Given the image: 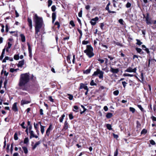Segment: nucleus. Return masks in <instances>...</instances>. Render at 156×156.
<instances>
[{"label": "nucleus", "mask_w": 156, "mask_h": 156, "mask_svg": "<svg viewBox=\"0 0 156 156\" xmlns=\"http://www.w3.org/2000/svg\"><path fill=\"white\" fill-rule=\"evenodd\" d=\"M99 18L98 17H96L94 18H93L91 19V21H90V23L92 26L95 25L96 23V21H98Z\"/></svg>", "instance_id": "obj_10"}, {"label": "nucleus", "mask_w": 156, "mask_h": 156, "mask_svg": "<svg viewBox=\"0 0 156 156\" xmlns=\"http://www.w3.org/2000/svg\"><path fill=\"white\" fill-rule=\"evenodd\" d=\"M149 142L151 144L153 145H155L156 144V143L155 141L153 140H150Z\"/></svg>", "instance_id": "obj_43"}, {"label": "nucleus", "mask_w": 156, "mask_h": 156, "mask_svg": "<svg viewBox=\"0 0 156 156\" xmlns=\"http://www.w3.org/2000/svg\"><path fill=\"white\" fill-rule=\"evenodd\" d=\"M104 72L100 70L99 69L97 68L96 70L94 72L92 75L93 76H98L100 79L103 80V78Z\"/></svg>", "instance_id": "obj_4"}, {"label": "nucleus", "mask_w": 156, "mask_h": 156, "mask_svg": "<svg viewBox=\"0 0 156 156\" xmlns=\"http://www.w3.org/2000/svg\"><path fill=\"white\" fill-rule=\"evenodd\" d=\"M131 4L130 2H128L126 5V7L127 8H129L131 7Z\"/></svg>", "instance_id": "obj_54"}, {"label": "nucleus", "mask_w": 156, "mask_h": 156, "mask_svg": "<svg viewBox=\"0 0 156 156\" xmlns=\"http://www.w3.org/2000/svg\"><path fill=\"white\" fill-rule=\"evenodd\" d=\"M106 126L107 129L109 130H112L113 129L111 125L109 124H107L106 125Z\"/></svg>", "instance_id": "obj_32"}, {"label": "nucleus", "mask_w": 156, "mask_h": 156, "mask_svg": "<svg viewBox=\"0 0 156 156\" xmlns=\"http://www.w3.org/2000/svg\"><path fill=\"white\" fill-rule=\"evenodd\" d=\"M20 37L21 38V41L23 42L25 41L26 38L25 36L23 34H20Z\"/></svg>", "instance_id": "obj_20"}, {"label": "nucleus", "mask_w": 156, "mask_h": 156, "mask_svg": "<svg viewBox=\"0 0 156 156\" xmlns=\"http://www.w3.org/2000/svg\"><path fill=\"white\" fill-rule=\"evenodd\" d=\"M19 54L15 55L14 56V58L16 60H17L19 59Z\"/></svg>", "instance_id": "obj_39"}, {"label": "nucleus", "mask_w": 156, "mask_h": 156, "mask_svg": "<svg viewBox=\"0 0 156 156\" xmlns=\"http://www.w3.org/2000/svg\"><path fill=\"white\" fill-rule=\"evenodd\" d=\"M143 16L144 18H145L146 23L147 24H151L152 23L151 22V19H149V15L148 13H147L146 14V16L145 15L143 14Z\"/></svg>", "instance_id": "obj_6"}, {"label": "nucleus", "mask_w": 156, "mask_h": 156, "mask_svg": "<svg viewBox=\"0 0 156 156\" xmlns=\"http://www.w3.org/2000/svg\"><path fill=\"white\" fill-rule=\"evenodd\" d=\"M27 21L28 22L27 24L29 27V29L31 30L32 29L33 27L32 20L29 17H28L27 18Z\"/></svg>", "instance_id": "obj_9"}, {"label": "nucleus", "mask_w": 156, "mask_h": 156, "mask_svg": "<svg viewBox=\"0 0 156 156\" xmlns=\"http://www.w3.org/2000/svg\"><path fill=\"white\" fill-rule=\"evenodd\" d=\"M14 139L16 140H18V138L17 136V133H15L14 135Z\"/></svg>", "instance_id": "obj_42"}, {"label": "nucleus", "mask_w": 156, "mask_h": 156, "mask_svg": "<svg viewBox=\"0 0 156 156\" xmlns=\"http://www.w3.org/2000/svg\"><path fill=\"white\" fill-rule=\"evenodd\" d=\"M148 108L149 109L151 110V112L152 111V105L150 103V104L149 105Z\"/></svg>", "instance_id": "obj_58"}, {"label": "nucleus", "mask_w": 156, "mask_h": 156, "mask_svg": "<svg viewBox=\"0 0 156 156\" xmlns=\"http://www.w3.org/2000/svg\"><path fill=\"white\" fill-rule=\"evenodd\" d=\"M24 64V59L19 62L18 64L17 65L18 67H22Z\"/></svg>", "instance_id": "obj_17"}, {"label": "nucleus", "mask_w": 156, "mask_h": 156, "mask_svg": "<svg viewBox=\"0 0 156 156\" xmlns=\"http://www.w3.org/2000/svg\"><path fill=\"white\" fill-rule=\"evenodd\" d=\"M113 114L110 112L107 113L106 115V117L107 119H110L113 116Z\"/></svg>", "instance_id": "obj_24"}, {"label": "nucleus", "mask_w": 156, "mask_h": 156, "mask_svg": "<svg viewBox=\"0 0 156 156\" xmlns=\"http://www.w3.org/2000/svg\"><path fill=\"white\" fill-rule=\"evenodd\" d=\"M136 41H137V42L136 43L137 45H140L143 43L141 42L140 41L139 39H136Z\"/></svg>", "instance_id": "obj_36"}, {"label": "nucleus", "mask_w": 156, "mask_h": 156, "mask_svg": "<svg viewBox=\"0 0 156 156\" xmlns=\"http://www.w3.org/2000/svg\"><path fill=\"white\" fill-rule=\"evenodd\" d=\"M143 50L145 51L148 54L150 55V52L148 48H146L145 49H143Z\"/></svg>", "instance_id": "obj_48"}, {"label": "nucleus", "mask_w": 156, "mask_h": 156, "mask_svg": "<svg viewBox=\"0 0 156 156\" xmlns=\"http://www.w3.org/2000/svg\"><path fill=\"white\" fill-rule=\"evenodd\" d=\"M140 76H141V81L138 78V77L136 76H135L138 79V80H139V81H140V82H142L143 81H144V75H143V73H142L141 74H140Z\"/></svg>", "instance_id": "obj_27"}, {"label": "nucleus", "mask_w": 156, "mask_h": 156, "mask_svg": "<svg viewBox=\"0 0 156 156\" xmlns=\"http://www.w3.org/2000/svg\"><path fill=\"white\" fill-rule=\"evenodd\" d=\"M69 24L73 27H74L75 26L73 21L72 20L70 21Z\"/></svg>", "instance_id": "obj_49"}, {"label": "nucleus", "mask_w": 156, "mask_h": 156, "mask_svg": "<svg viewBox=\"0 0 156 156\" xmlns=\"http://www.w3.org/2000/svg\"><path fill=\"white\" fill-rule=\"evenodd\" d=\"M136 50L137 51V52L141 54H143L144 52L142 51V49L138 48H135Z\"/></svg>", "instance_id": "obj_23"}, {"label": "nucleus", "mask_w": 156, "mask_h": 156, "mask_svg": "<svg viewBox=\"0 0 156 156\" xmlns=\"http://www.w3.org/2000/svg\"><path fill=\"white\" fill-rule=\"evenodd\" d=\"M54 26H57V28L58 30H59L60 29V25L59 23L58 22L56 21L55 23Z\"/></svg>", "instance_id": "obj_30"}, {"label": "nucleus", "mask_w": 156, "mask_h": 156, "mask_svg": "<svg viewBox=\"0 0 156 156\" xmlns=\"http://www.w3.org/2000/svg\"><path fill=\"white\" fill-rule=\"evenodd\" d=\"M90 43V42L89 41H83L82 42V44L83 45H86L87 44H89Z\"/></svg>", "instance_id": "obj_40"}, {"label": "nucleus", "mask_w": 156, "mask_h": 156, "mask_svg": "<svg viewBox=\"0 0 156 156\" xmlns=\"http://www.w3.org/2000/svg\"><path fill=\"white\" fill-rule=\"evenodd\" d=\"M73 108L75 109V110H73V111L74 112H77V111H76V110H78L79 109L78 106L76 105L74 106H73Z\"/></svg>", "instance_id": "obj_52"}, {"label": "nucleus", "mask_w": 156, "mask_h": 156, "mask_svg": "<svg viewBox=\"0 0 156 156\" xmlns=\"http://www.w3.org/2000/svg\"><path fill=\"white\" fill-rule=\"evenodd\" d=\"M29 73L22 74L20 75L19 83V86L23 90H27V88L26 85L29 82L30 77Z\"/></svg>", "instance_id": "obj_2"}, {"label": "nucleus", "mask_w": 156, "mask_h": 156, "mask_svg": "<svg viewBox=\"0 0 156 156\" xmlns=\"http://www.w3.org/2000/svg\"><path fill=\"white\" fill-rule=\"evenodd\" d=\"M147 133V130L145 129H144L141 132V134H145Z\"/></svg>", "instance_id": "obj_37"}, {"label": "nucleus", "mask_w": 156, "mask_h": 156, "mask_svg": "<svg viewBox=\"0 0 156 156\" xmlns=\"http://www.w3.org/2000/svg\"><path fill=\"white\" fill-rule=\"evenodd\" d=\"M65 97H67V96H69L68 98H73V96L72 94H66V95H64Z\"/></svg>", "instance_id": "obj_59"}, {"label": "nucleus", "mask_w": 156, "mask_h": 156, "mask_svg": "<svg viewBox=\"0 0 156 156\" xmlns=\"http://www.w3.org/2000/svg\"><path fill=\"white\" fill-rule=\"evenodd\" d=\"M5 48L2 50V54H1V56L0 57V59L1 60L4 57V55L5 54Z\"/></svg>", "instance_id": "obj_21"}, {"label": "nucleus", "mask_w": 156, "mask_h": 156, "mask_svg": "<svg viewBox=\"0 0 156 156\" xmlns=\"http://www.w3.org/2000/svg\"><path fill=\"white\" fill-rule=\"evenodd\" d=\"M124 76H130V77H133L134 76V75L131 74L126 73H125L123 74V75Z\"/></svg>", "instance_id": "obj_35"}, {"label": "nucleus", "mask_w": 156, "mask_h": 156, "mask_svg": "<svg viewBox=\"0 0 156 156\" xmlns=\"http://www.w3.org/2000/svg\"><path fill=\"white\" fill-rule=\"evenodd\" d=\"M122 83L123 87L125 88L126 86V85L127 83L125 81H122Z\"/></svg>", "instance_id": "obj_56"}, {"label": "nucleus", "mask_w": 156, "mask_h": 156, "mask_svg": "<svg viewBox=\"0 0 156 156\" xmlns=\"http://www.w3.org/2000/svg\"><path fill=\"white\" fill-rule=\"evenodd\" d=\"M69 119L70 120H72L73 119V113H70L69 115Z\"/></svg>", "instance_id": "obj_46"}, {"label": "nucleus", "mask_w": 156, "mask_h": 156, "mask_svg": "<svg viewBox=\"0 0 156 156\" xmlns=\"http://www.w3.org/2000/svg\"><path fill=\"white\" fill-rule=\"evenodd\" d=\"M129 110L130 112H131L132 113H133L135 112V110L134 108L133 107H130L129 108Z\"/></svg>", "instance_id": "obj_44"}, {"label": "nucleus", "mask_w": 156, "mask_h": 156, "mask_svg": "<svg viewBox=\"0 0 156 156\" xmlns=\"http://www.w3.org/2000/svg\"><path fill=\"white\" fill-rule=\"evenodd\" d=\"M29 142V140L28 137H26L24 140L23 143L24 144H27Z\"/></svg>", "instance_id": "obj_38"}, {"label": "nucleus", "mask_w": 156, "mask_h": 156, "mask_svg": "<svg viewBox=\"0 0 156 156\" xmlns=\"http://www.w3.org/2000/svg\"><path fill=\"white\" fill-rule=\"evenodd\" d=\"M17 105V103L15 102L13 105L12 107V110L15 112H18V110Z\"/></svg>", "instance_id": "obj_13"}, {"label": "nucleus", "mask_w": 156, "mask_h": 156, "mask_svg": "<svg viewBox=\"0 0 156 156\" xmlns=\"http://www.w3.org/2000/svg\"><path fill=\"white\" fill-rule=\"evenodd\" d=\"M53 126L52 124H50L48 128L46 131L45 137H49L50 134V132L51 130L53 129Z\"/></svg>", "instance_id": "obj_5"}, {"label": "nucleus", "mask_w": 156, "mask_h": 156, "mask_svg": "<svg viewBox=\"0 0 156 156\" xmlns=\"http://www.w3.org/2000/svg\"><path fill=\"white\" fill-rule=\"evenodd\" d=\"M9 26L8 24H6L5 25V31L6 32H8L9 31Z\"/></svg>", "instance_id": "obj_53"}, {"label": "nucleus", "mask_w": 156, "mask_h": 156, "mask_svg": "<svg viewBox=\"0 0 156 156\" xmlns=\"http://www.w3.org/2000/svg\"><path fill=\"white\" fill-rule=\"evenodd\" d=\"M40 141H38L36 142L35 144L32 147V150H34L35 149V148L37 147V146L39 145L40 144Z\"/></svg>", "instance_id": "obj_26"}, {"label": "nucleus", "mask_w": 156, "mask_h": 156, "mask_svg": "<svg viewBox=\"0 0 156 156\" xmlns=\"http://www.w3.org/2000/svg\"><path fill=\"white\" fill-rule=\"evenodd\" d=\"M48 6L49 7L51 5L52 3V1L51 0H48Z\"/></svg>", "instance_id": "obj_51"}, {"label": "nucleus", "mask_w": 156, "mask_h": 156, "mask_svg": "<svg viewBox=\"0 0 156 156\" xmlns=\"http://www.w3.org/2000/svg\"><path fill=\"white\" fill-rule=\"evenodd\" d=\"M118 149H116V150L115 151L114 153V156H117L118 154Z\"/></svg>", "instance_id": "obj_60"}, {"label": "nucleus", "mask_w": 156, "mask_h": 156, "mask_svg": "<svg viewBox=\"0 0 156 156\" xmlns=\"http://www.w3.org/2000/svg\"><path fill=\"white\" fill-rule=\"evenodd\" d=\"M137 107L141 111L143 112H145L146 111L144 110V108L142 107L141 105H138Z\"/></svg>", "instance_id": "obj_31"}, {"label": "nucleus", "mask_w": 156, "mask_h": 156, "mask_svg": "<svg viewBox=\"0 0 156 156\" xmlns=\"http://www.w3.org/2000/svg\"><path fill=\"white\" fill-rule=\"evenodd\" d=\"M93 51V48L91 45H87L86 46V49L84 51V52L89 58H91L94 55Z\"/></svg>", "instance_id": "obj_3"}, {"label": "nucleus", "mask_w": 156, "mask_h": 156, "mask_svg": "<svg viewBox=\"0 0 156 156\" xmlns=\"http://www.w3.org/2000/svg\"><path fill=\"white\" fill-rule=\"evenodd\" d=\"M119 53H121L120 55L121 57L124 58L126 57V55L122 52V50L120 51Z\"/></svg>", "instance_id": "obj_57"}, {"label": "nucleus", "mask_w": 156, "mask_h": 156, "mask_svg": "<svg viewBox=\"0 0 156 156\" xmlns=\"http://www.w3.org/2000/svg\"><path fill=\"white\" fill-rule=\"evenodd\" d=\"M29 133L30 134V139H31L33 137H34L37 138L38 137V136L37 135H35L34 133V132L32 130H30L29 131Z\"/></svg>", "instance_id": "obj_15"}, {"label": "nucleus", "mask_w": 156, "mask_h": 156, "mask_svg": "<svg viewBox=\"0 0 156 156\" xmlns=\"http://www.w3.org/2000/svg\"><path fill=\"white\" fill-rule=\"evenodd\" d=\"M110 71L113 73H118L119 72V69L118 68L114 69L111 66L110 67Z\"/></svg>", "instance_id": "obj_12"}, {"label": "nucleus", "mask_w": 156, "mask_h": 156, "mask_svg": "<svg viewBox=\"0 0 156 156\" xmlns=\"http://www.w3.org/2000/svg\"><path fill=\"white\" fill-rule=\"evenodd\" d=\"M82 10H81L80 11V12L78 13V16L79 17H81L82 16Z\"/></svg>", "instance_id": "obj_63"}, {"label": "nucleus", "mask_w": 156, "mask_h": 156, "mask_svg": "<svg viewBox=\"0 0 156 156\" xmlns=\"http://www.w3.org/2000/svg\"><path fill=\"white\" fill-rule=\"evenodd\" d=\"M119 23L121 25H123V20L122 19H120L119 20Z\"/></svg>", "instance_id": "obj_62"}, {"label": "nucleus", "mask_w": 156, "mask_h": 156, "mask_svg": "<svg viewBox=\"0 0 156 156\" xmlns=\"http://www.w3.org/2000/svg\"><path fill=\"white\" fill-rule=\"evenodd\" d=\"M153 59V58L151 57H150L148 58V65H147L148 67H150V63H151V62H152Z\"/></svg>", "instance_id": "obj_28"}, {"label": "nucleus", "mask_w": 156, "mask_h": 156, "mask_svg": "<svg viewBox=\"0 0 156 156\" xmlns=\"http://www.w3.org/2000/svg\"><path fill=\"white\" fill-rule=\"evenodd\" d=\"M51 9L52 11L53 12H54L56 9L55 6V5H52L51 7Z\"/></svg>", "instance_id": "obj_47"}, {"label": "nucleus", "mask_w": 156, "mask_h": 156, "mask_svg": "<svg viewBox=\"0 0 156 156\" xmlns=\"http://www.w3.org/2000/svg\"><path fill=\"white\" fill-rule=\"evenodd\" d=\"M25 122L24 121L20 125L22 127L23 129H25L26 128V127L24 125L25 124Z\"/></svg>", "instance_id": "obj_50"}, {"label": "nucleus", "mask_w": 156, "mask_h": 156, "mask_svg": "<svg viewBox=\"0 0 156 156\" xmlns=\"http://www.w3.org/2000/svg\"><path fill=\"white\" fill-rule=\"evenodd\" d=\"M69 125L67 120H66L64 122L62 130L66 131L68 128Z\"/></svg>", "instance_id": "obj_11"}, {"label": "nucleus", "mask_w": 156, "mask_h": 156, "mask_svg": "<svg viewBox=\"0 0 156 156\" xmlns=\"http://www.w3.org/2000/svg\"><path fill=\"white\" fill-rule=\"evenodd\" d=\"M79 88L80 90L84 89L85 90H88V89L87 86L82 83L80 84V87Z\"/></svg>", "instance_id": "obj_14"}, {"label": "nucleus", "mask_w": 156, "mask_h": 156, "mask_svg": "<svg viewBox=\"0 0 156 156\" xmlns=\"http://www.w3.org/2000/svg\"><path fill=\"white\" fill-rule=\"evenodd\" d=\"M92 69V67L90 66L89 67L88 69L86 70L83 71V73L84 74H88L90 73L91 70Z\"/></svg>", "instance_id": "obj_16"}, {"label": "nucleus", "mask_w": 156, "mask_h": 156, "mask_svg": "<svg viewBox=\"0 0 156 156\" xmlns=\"http://www.w3.org/2000/svg\"><path fill=\"white\" fill-rule=\"evenodd\" d=\"M65 116L64 114H63L61 116L59 119V121L60 122H63V120Z\"/></svg>", "instance_id": "obj_33"}, {"label": "nucleus", "mask_w": 156, "mask_h": 156, "mask_svg": "<svg viewBox=\"0 0 156 156\" xmlns=\"http://www.w3.org/2000/svg\"><path fill=\"white\" fill-rule=\"evenodd\" d=\"M71 55H68L66 57V60L68 63L70 64L71 63L70 61V58Z\"/></svg>", "instance_id": "obj_29"}, {"label": "nucleus", "mask_w": 156, "mask_h": 156, "mask_svg": "<svg viewBox=\"0 0 156 156\" xmlns=\"http://www.w3.org/2000/svg\"><path fill=\"white\" fill-rule=\"evenodd\" d=\"M107 57L110 59V61H112L114 58V57L112 55H108Z\"/></svg>", "instance_id": "obj_45"}, {"label": "nucleus", "mask_w": 156, "mask_h": 156, "mask_svg": "<svg viewBox=\"0 0 156 156\" xmlns=\"http://www.w3.org/2000/svg\"><path fill=\"white\" fill-rule=\"evenodd\" d=\"M27 45L28 46V50L29 51V53H32V49L31 48L30 45L29 43H27Z\"/></svg>", "instance_id": "obj_34"}, {"label": "nucleus", "mask_w": 156, "mask_h": 156, "mask_svg": "<svg viewBox=\"0 0 156 156\" xmlns=\"http://www.w3.org/2000/svg\"><path fill=\"white\" fill-rule=\"evenodd\" d=\"M22 149L24 153L26 154L28 153V150L27 147L24 146L22 147Z\"/></svg>", "instance_id": "obj_22"}, {"label": "nucleus", "mask_w": 156, "mask_h": 156, "mask_svg": "<svg viewBox=\"0 0 156 156\" xmlns=\"http://www.w3.org/2000/svg\"><path fill=\"white\" fill-rule=\"evenodd\" d=\"M45 127V126H42V125H40L41 128V131L42 134H43L44 132V128Z\"/></svg>", "instance_id": "obj_25"}, {"label": "nucleus", "mask_w": 156, "mask_h": 156, "mask_svg": "<svg viewBox=\"0 0 156 156\" xmlns=\"http://www.w3.org/2000/svg\"><path fill=\"white\" fill-rule=\"evenodd\" d=\"M136 70L137 69L136 68V67L133 69L131 67H129L128 68L126 69L125 70V72H127L129 73L133 72L134 73H136Z\"/></svg>", "instance_id": "obj_7"}, {"label": "nucleus", "mask_w": 156, "mask_h": 156, "mask_svg": "<svg viewBox=\"0 0 156 156\" xmlns=\"http://www.w3.org/2000/svg\"><path fill=\"white\" fill-rule=\"evenodd\" d=\"M151 118L153 121H156V117L152 116L151 117Z\"/></svg>", "instance_id": "obj_64"}, {"label": "nucleus", "mask_w": 156, "mask_h": 156, "mask_svg": "<svg viewBox=\"0 0 156 156\" xmlns=\"http://www.w3.org/2000/svg\"><path fill=\"white\" fill-rule=\"evenodd\" d=\"M52 23H54L55 22L56 18V13L55 12H53L52 15Z\"/></svg>", "instance_id": "obj_18"}, {"label": "nucleus", "mask_w": 156, "mask_h": 156, "mask_svg": "<svg viewBox=\"0 0 156 156\" xmlns=\"http://www.w3.org/2000/svg\"><path fill=\"white\" fill-rule=\"evenodd\" d=\"M119 94L118 90H116L113 92V94L115 95H117Z\"/></svg>", "instance_id": "obj_55"}, {"label": "nucleus", "mask_w": 156, "mask_h": 156, "mask_svg": "<svg viewBox=\"0 0 156 156\" xmlns=\"http://www.w3.org/2000/svg\"><path fill=\"white\" fill-rule=\"evenodd\" d=\"M33 19L35 24V34L38 35L44 25L43 19L42 17L38 16L37 14H34Z\"/></svg>", "instance_id": "obj_1"}, {"label": "nucleus", "mask_w": 156, "mask_h": 156, "mask_svg": "<svg viewBox=\"0 0 156 156\" xmlns=\"http://www.w3.org/2000/svg\"><path fill=\"white\" fill-rule=\"evenodd\" d=\"M39 88V84L37 83H35L31 86V89L34 91H37Z\"/></svg>", "instance_id": "obj_8"}, {"label": "nucleus", "mask_w": 156, "mask_h": 156, "mask_svg": "<svg viewBox=\"0 0 156 156\" xmlns=\"http://www.w3.org/2000/svg\"><path fill=\"white\" fill-rule=\"evenodd\" d=\"M90 85L92 86L95 85L96 86L97 85V84L94 82L93 80H91L90 83Z\"/></svg>", "instance_id": "obj_41"}, {"label": "nucleus", "mask_w": 156, "mask_h": 156, "mask_svg": "<svg viewBox=\"0 0 156 156\" xmlns=\"http://www.w3.org/2000/svg\"><path fill=\"white\" fill-rule=\"evenodd\" d=\"M31 102V100L26 101L25 100H22L21 101V105H23L25 104H28Z\"/></svg>", "instance_id": "obj_19"}, {"label": "nucleus", "mask_w": 156, "mask_h": 156, "mask_svg": "<svg viewBox=\"0 0 156 156\" xmlns=\"http://www.w3.org/2000/svg\"><path fill=\"white\" fill-rule=\"evenodd\" d=\"M114 44H116V45H117L118 46H120L121 47H122V44L120 43H119L118 42H116L115 41H114Z\"/></svg>", "instance_id": "obj_61"}]
</instances>
